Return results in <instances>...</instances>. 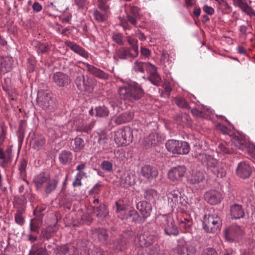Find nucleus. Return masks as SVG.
Returning <instances> with one entry per match:
<instances>
[{"label":"nucleus","instance_id":"de8ad7c7","mask_svg":"<svg viewBox=\"0 0 255 255\" xmlns=\"http://www.w3.org/2000/svg\"><path fill=\"white\" fill-rule=\"evenodd\" d=\"M93 15L95 19L99 22L103 21L106 19L105 15L102 14L98 10H94Z\"/></svg>","mask_w":255,"mask_h":255},{"label":"nucleus","instance_id":"c03bdc74","mask_svg":"<svg viewBox=\"0 0 255 255\" xmlns=\"http://www.w3.org/2000/svg\"><path fill=\"white\" fill-rule=\"evenodd\" d=\"M126 213H123V215L124 216H128V219L131 218L132 220H136L137 219L138 216L137 212L135 210H126Z\"/></svg>","mask_w":255,"mask_h":255},{"label":"nucleus","instance_id":"e433bc0d","mask_svg":"<svg viewBox=\"0 0 255 255\" xmlns=\"http://www.w3.org/2000/svg\"><path fill=\"white\" fill-rule=\"evenodd\" d=\"M133 181L129 175L122 176L120 181V185L122 187L128 188L132 185Z\"/></svg>","mask_w":255,"mask_h":255},{"label":"nucleus","instance_id":"b1692460","mask_svg":"<svg viewBox=\"0 0 255 255\" xmlns=\"http://www.w3.org/2000/svg\"><path fill=\"white\" fill-rule=\"evenodd\" d=\"M49 175L45 173H41L37 175L34 178V181L37 188L42 187L44 183H46L49 179Z\"/></svg>","mask_w":255,"mask_h":255},{"label":"nucleus","instance_id":"c9c22d12","mask_svg":"<svg viewBox=\"0 0 255 255\" xmlns=\"http://www.w3.org/2000/svg\"><path fill=\"white\" fill-rule=\"evenodd\" d=\"M85 146L84 140L81 138L77 137L75 138L74 143L72 145L74 150L77 152L83 148Z\"/></svg>","mask_w":255,"mask_h":255},{"label":"nucleus","instance_id":"72a5a7b5","mask_svg":"<svg viewBox=\"0 0 255 255\" xmlns=\"http://www.w3.org/2000/svg\"><path fill=\"white\" fill-rule=\"evenodd\" d=\"M179 225L181 228H184L186 231H188L192 225V221L190 217L184 218L179 221Z\"/></svg>","mask_w":255,"mask_h":255},{"label":"nucleus","instance_id":"a19ab883","mask_svg":"<svg viewBox=\"0 0 255 255\" xmlns=\"http://www.w3.org/2000/svg\"><path fill=\"white\" fill-rule=\"evenodd\" d=\"M85 173L82 171H79L77 173L74 181L73 182V186L74 187H77L81 186V179L85 175Z\"/></svg>","mask_w":255,"mask_h":255},{"label":"nucleus","instance_id":"c756f323","mask_svg":"<svg viewBox=\"0 0 255 255\" xmlns=\"http://www.w3.org/2000/svg\"><path fill=\"white\" fill-rule=\"evenodd\" d=\"M232 141L235 146L242 150H244L246 147L245 140L238 136H233L232 139Z\"/></svg>","mask_w":255,"mask_h":255},{"label":"nucleus","instance_id":"4d7b16f0","mask_svg":"<svg viewBox=\"0 0 255 255\" xmlns=\"http://www.w3.org/2000/svg\"><path fill=\"white\" fill-rule=\"evenodd\" d=\"M38 225L35 223V221L34 220H31L30 224V230L32 232H38Z\"/></svg>","mask_w":255,"mask_h":255},{"label":"nucleus","instance_id":"a211bd4d","mask_svg":"<svg viewBox=\"0 0 255 255\" xmlns=\"http://www.w3.org/2000/svg\"><path fill=\"white\" fill-rule=\"evenodd\" d=\"M14 60L11 57H5L0 59V70L5 73L12 69Z\"/></svg>","mask_w":255,"mask_h":255},{"label":"nucleus","instance_id":"e2e57ef3","mask_svg":"<svg viewBox=\"0 0 255 255\" xmlns=\"http://www.w3.org/2000/svg\"><path fill=\"white\" fill-rule=\"evenodd\" d=\"M33 10L36 12H39L42 9V5L38 2H35L32 5Z\"/></svg>","mask_w":255,"mask_h":255},{"label":"nucleus","instance_id":"49530a36","mask_svg":"<svg viewBox=\"0 0 255 255\" xmlns=\"http://www.w3.org/2000/svg\"><path fill=\"white\" fill-rule=\"evenodd\" d=\"M67 45L72 51L77 54L82 48L80 46L73 42L68 41L67 42Z\"/></svg>","mask_w":255,"mask_h":255},{"label":"nucleus","instance_id":"6e6552de","mask_svg":"<svg viewBox=\"0 0 255 255\" xmlns=\"http://www.w3.org/2000/svg\"><path fill=\"white\" fill-rule=\"evenodd\" d=\"M132 138V130L128 127L119 129L115 132L114 139L118 146H125L129 144Z\"/></svg>","mask_w":255,"mask_h":255},{"label":"nucleus","instance_id":"f3484780","mask_svg":"<svg viewBox=\"0 0 255 255\" xmlns=\"http://www.w3.org/2000/svg\"><path fill=\"white\" fill-rule=\"evenodd\" d=\"M87 71L95 76L101 79H107V75L102 70L98 69L87 63H83Z\"/></svg>","mask_w":255,"mask_h":255},{"label":"nucleus","instance_id":"4468645a","mask_svg":"<svg viewBox=\"0 0 255 255\" xmlns=\"http://www.w3.org/2000/svg\"><path fill=\"white\" fill-rule=\"evenodd\" d=\"M53 79L55 83L59 87L66 86L70 81L68 76L60 72L53 74Z\"/></svg>","mask_w":255,"mask_h":255},{"label":"nucleus","instance_id":"4be33fe9","mask_svg":"<svg viewBox=\"0 0 255 255\" xmlns=\"http://www.w3.org/2000/svg\"><path fill=\"white\" fill-rule=\"evenodd\" d=\"M235 5L239 7L244 12L251 16H255V11L243 0H233Z\"/></svg>","mask_w":255,"mask_h":255},{"label":"nucleus","instance_id":"3c124183","mask_svg":"<svg viewBox=\"0 0 255 255\" xmlns=\"http://www.w3.org/2000/svg\"><path fill=\"white\" fill-rule=\"evenodd\" d=\"M98 6L100 9L104 11L108 9V5L107 4L106 0H98Z\"/></svg>","mask_w":255,"mask_h":255},{"label":"nucleus","instance_id":"09e8293b","mask_svg":"<svg viewBox=\"0 0 255 255\" xmlns=\"http://www.w3.org/2000/svg\"><path fill=\"white\" fill-rule=\"evenodd\" d=\"M15 221L16 223L20 225L23 224L24 220L22 216V214L20 212L18 211L15 215Z\"/></svg>","mask_w":255,"mask_h":255},{"label":"nucleus","instance_id":"f257e3e1","mask_svg":"<svg viewBox=\"0 0 255 255\" xmlns=\"http://www.w3.org/2000/svg\"><path fill=\"white\" fill-rule=\"evenodd\" d=\"M198 160L207 166L209 170L212 172L217 177L222 178L226 175V171L223 164L219 163L217 160L205 153L197 155Z\"/></svg>","mask_w":255,"mask_h":255},{"label":"nucleus","instance_id":"37998d69","mask_svg":"<svg viewBox=\"0 0 255 255\" xmlns=\"http://www.w3.org/2000/svg\"><path fill=\"white\" fill-rule=\"evenodd\" d=\"M176 104L180 108H188L189 106L186 101L181 97L177 98L175 100Z\"/></svg>","mask_w":255,"mask_h":255},{"label":"nucleus","instance_id":"0eeeda50","mask_svg":"<svg viewBox=\"0 0 255 255\" xmlns=\"http://www.w3.org/2000/svg\"><path fill=\"white\" fill-rule=\"evenodd\" d=\"M168 205L171 208H182L187 203L186 197L177 190H173L167 194Z\"/></svg>","mask_w":255,"mask_h":255},{"label":"nucleus","instance_id":"423d86ee","mask_svg":"<svg viewBox=\"0 0 255 255\" xmlns=\"http://www.w3.org/2000/svg\"><path fill=\"white\" fill-rule=\"evenodd\" d=\"M167 150L174 154H186L189 153L190 146L186 141L168 140L166 143Z\"/></svg>","mask_w":255,"mask_h":255},{"label":"nucleus","instance_id":"58836bf2","mask_svg":"<svg viewBox=\"0 0 255 255\" xmlns=\"http://www.w3.org/2000/svg\"><path fill=\"white\" fill-rule=\"evenodd\" d=\"M96 112V116L106 117L109 115V111L105 106H99L95 109Z\"/></svg>","mask_w":255,"mask_h":255},{"label":"nucleus","instance_id":"f704fd0d","mask_svg":"<svg viewBox=\"0 0 255 255\" xmlns=\"http://www.w3.org/2000/svg\"><path fill=\"white\" fill-rule=\"evenodd\" d=\"M94 126V123L92 122L89 125L87 123H79L77 125V128H76V130L78 131L81 132H88V131L91 130Z\"/></svg>","mask_w":255,"mask_h":255},{"label":"nucleus","instance_id":"39448f33","mask_svg":"<svg viewBox=\"0 0 255 255\" xmlns=\"http://www.w3.org/2000/svg\"><path fill=\"white\" fill-rule=\"evenodd\" d=\"M156 222L164 229L167 235L176 236L178 234V229L169 216L166 215H160L157 217Z\"/></svg>","mask_w":255,"mask_h":255},{"label":"nucleus","instance_id":"338daca9","mask_svg":"<svg viewBox=\"0 0 255 255\" xmlns=\"http://www.w3.org/2000/svg\"><path fill=\"white\" fill-rule=\"evenodd\" d=\"M84 58H87L89 57V54L83 48H81L80 52L78 53Z\"/></svg>","mask_w":255,"mask_h":255},{"label":"nucleus","instance_id":"603ef678","mask_svg":"<svg viewBox=\"0 0 255 255\" xmlns=\"http://www.w3.org/2000/svg\"><path fill=\"white\" fill-rule=\"evenodd\" d=\"M202 9L205 12L209 15H212L215 12L214 8L208 5H204L203 6Z\"/></svg>","mask_w":255,"mask_h":255},{"label":"nucleus","instance_id":"5701e85b","mask_svg":"<svg viewBox=\"0 0 255 255\" xmlns=\"http://www.w3.org/2000/svg\"><path fill=\"white\" fill-rule=\"evenodd\" d=\"M204 179V176L202 172L199 171H193L191 176L189 177L190 183L197 184L202 181Z\"/></svg>","mask_w":255,"mask_h":255},{"label":"nucleus","instance_id":"8fccbe9b","mask_svg":"<svg viewBox=\"0 0 255 255\" xmlns=\"http://www.w3.org/2000/svg\"><path fill=\"white\" fill-rule=\"evenodd\" d=\"M99 239L101 241H106L107 239V232L105 229H101L98 232Z\"/></svg>","mask_w":255,"mask_h":255},{"label":"nucleus","instance_id":"7ed1b4c3","mask_svg":"<svg viewBox=\"0 0 255 255\" xmlns=\"http://www.w3.org/2000/svg\"><path fill=\"white\" fill-rule=\"evenodd\" d=\"M37 105L47 112L54 110L56 104L55 100L52 94L48 90H40L37 93Z\"/></svg>","mask_w":255,"mask_h":255},{"label":"nucleus","instance_id":"0e129e2a","mask_svg":"<svg viewBox=\"0 0 255 255\" xmlns=\"http://www.w3.org/2000/svg\"><path fill=\"white\" fill-rule=\"evenodd\" d=\"M140 52L142 55L147 57H149L150 55V51L147 48L145 47H141Z\"/></svg>","mask_w":255,"mask_h":255},{"label":"nucleus","instance_id":"f03ea898","mask_svg":"<svg viewBox=\"0 0 255 255\" xmlns=\"http://www.w3.org/2000/svg\"><path fill=\"white\" fill-rule=\"evenodd\" d=\"M119 94L121 98L124 100L132 102L139 100L143 95V90L136 83L128 84L119 89Z\"/></svg>","mask_w":255,"mask_h":255},{"label":"nucleus","instance_id":"2f4dec72","mask_svg":"<svg viewBox=\"0 0 255 255\" xmlns=\"http://www.w3.org/2000/svg\"><path fill=\"white\" fill-rule=\"evenodd\" d=\"M57 181L55 179H49L46 182L45 192L47 194L52 192L56 188L57 185Z\"/></svg>","mask_w":255,"mask_h":255},{"label":"nucleus","instance_id":"412c9836","mask_svg":"<svg viewBox=\"0 0 255 255\" xmlns=\"http://www.w3.org/2000/svg\"><path fill=\"white\" fill-rule=\"evenodd\" d=\"M230 213L232 218L235 219L242 218L244 216V211L242 206L237 204H235L231 206Z\"/></svg>","mask_w":255,"mask_h":255},{"label":"nucleus","instance_id":"052dcab7","mask_svg":"<svg viewBox=\"0 0 255 255\" xmlns=\"http://www.w3.org/2000/svg\"><path fill=\"white\" fill-rule=\"evenodd\" d=\"M202 255H217V253L214 249L209 248L204 251Z\"/></svg>","mask_w":255,"mask_h":255},{"label":"nucleus","instance_id":"9b49d317","mask_svg":"<svg viewBox=\"0 0 255 255\" xmlns=\"http://www.w3.org/2000/svg\"><path fill=\"white\" fill-rule=\"evenodd\" d=\"M186 168L184 166H178L172 168L168 173L169 178L173 181L181 180L184 176Z\"/></svg>","mask_w":255,"mask_h":255},{"label":"nucleus","instance_id":"c85d7f7f","mask_svg":"<svg viewBox=\"0 0 255 255\" xmlns=\"http://www.w3.org/2000/svg\"><path fill=\"white\" fill-rule=\"evenodd\" d=\"M94 212L96 215L99 218H105L108 215L107 208L105 205H101L98 207L94 209Z\"/></svg>","mask_w":255,"mask_h":255},{"label":"nucleus","instance_id":"473e14b6","mask_svg":"<svg viewBox=\"0 0 255 255\" xmlns=\"http://www.w3.org/2000/svg\"><path fill=\"white\" fill-rule=\"evenodd\" d=\"M98 142L103 149H106L109 145V138L106 134L102 133L99 135Z\"/></svg>","mask_w":255,"mask_h":255},{"label":"nucleus","instance_id":"aec40b11","mask_svg":"<svg viewBox=\"0 0 255 255\" xmlns=\"http://www.w3.org/2000/svg\"><path fill=\"white\" fill-rule=\"evenodd\" d=\"M176 251L179 255H193L195 253V250L192 247H189L185 242L181 243L176 248Z\"/></svg>","mask_w":255,"mask_h":255},{"label":"nucleus","instance_id":"ea45409f","mask_svg":"<svg viewBox=\"0 0 255 255\" xmlns=\"http://www.w3.org/2000/svg\"><path fill=\"white\" fill-rule=\"evenodd\" d=\"M145 62L136 61L134 63L133 69L135 72L143 73L145 69Z\"/></svg>","mask_w":255,"mask_h":255},{"label":"nucleus","instance_id":"6ab92c4d","mask_svg":"<svg viewBox=\"0 0 255 255\" xmlns=\"http://www.w3.org/2000/svg\"><path fill=\"white\" fill-rule=\"evenodd\" d=\"M32 147L37 150L42 149L45 144V139L41 134L35 135L34 137L30 141Z\"/></svg>","mask_w":255,"mask_h":255},{"label":"nucleus","instance_id":"13d9d810","mask_svg":"<svg viewBox=\"0 0 255 255\" xmlns=\"http://www.w3.org/2000/svg\"><path fill=\"white\" fill-rule=\"evenodd\" d=\"M48 47L47 45L45 44H39L37 50L38 52H41L42 53H45L48 51Z\"/></svg>","mask_w":255,"mask_h":255},{"label":"nucleus","instance_id":"393cba45","mask_svg":"<svg viewBox=\"0 0 255 255\" xmlns=\"http://www.w3.org/2000/svg\"><path fill=\"white\" fill-rule=\"evenodd\" d=\"M133 118V114L131 112H126L116 118L115 122L117 124L120 125L130 121Z\"/></svg>","mask_w":255,"mask_h":255},{"label":"nucleus","instance_id":"f8f14e48","mask_svg":"<svg viewBox=\"0 0 255 255\" xmlns=\"http://www.w3.org/2000/svg\"><path fill=\"white\" fill-rule=\"evenodd\" d=\"M204 198L209 204L214 205L221 202L223 196L220 192L215 190H211L205 193Z\"/></svg>","mask_w":255,"mask_h":255},{"label":"nucleus","instance_id":"6e6d98bb","mask_svg":"<svg viewBox=\"0 0 255 255\" xmlns=\"http://www.w3.org/2000/svg\"><path fill=\"white\" fill-rule=\"evenodd\" d=\"M113 40L118 44L122 45L123 43V37L121 34H117L113 36Z\"/></svg>","mask_w":255,"mask_h":255},{"label":"nucleus","instance_id":"2eb2a0df","mask_svg":"<svg viewBox=\"0 0 255 255\" xmlns=\"http://www.w3.org/2000/svg\"><path fill=\"white\" fill-rule=\"evenodd\" d=\"M136 208L143 218L150 216L152 211L151 205L146 201H141L136 205Z\"/></svg>","mask_w":255,"mask_h":255},{"label":"nucleus","instance_id":"20e7f679","mask_svg":"<svg viewBox=\"0 0 255 255\" xmlns=\"http://www.w3.org/2000/svg\"><path fill=\"white\" fill-rule=\"evenodd\" d=\"M203 225L207 233H217L221 229L222 220L217 213L213 212L204 216Z\"/></svg>","mask_w":255,"mask_h":255},{"label":"nucleus","instance_id":"9d476101","mask_svg":"<svg viewBox=\"0 0 255 255\" xmlns=\"http://www.w3.org/2000/svg\"><path fill=\"white\" fill-rule=\"evenodd\" d=\"M149 74V80L155 85H158L161 81L160 76L157 72V68L155 65L149 62H145V69Z\"/></svg>","mask_w":255,"mask_h":255},{"label":"nucleus","instance_id":"69168bd1","mask_svg":"<svg viewBox=\"0 0 255 255\" xmlns=\"http://www.w3.org/2000/svg\"><path fill=\"white\" fill-rule=\"evenodd\" d=\"M75 3L79 8L83 7L85 4V0H75Z\"/></svg>","mask_w":255,"mask_h":255},{"label":"nucleus","instance_id":"7c9ffc66","mask_svg":"<svg viewBox=\"0 0 255 255\" xmlns=\"http://www.w3.org/2000/svg\"><path fill=\"white\" fill-rule=\"evenodd\" d=\"M240 230L239 227L235 226L230 227L225 230V234L227 239H229L232 237H236L238 235V232Z\"/></svg>","mask_w":255,"mask_h":255},{"label":"nucleus","instance_id":"5fc2aeb1","mask_svg":"<svg viewBox=\"0 0 255 255\" xmlns=\"http://www.w3.org/2000/svg\"><path fill=\"white\" fill-rule=\"evenodd\" d=\"M101 185L99 183H97L92 189H91L90 191V194H98L100 190V187Z\"/></svg>","mask_w":255,"mask_h":255},{"label":"nucleus","instance_id":"680f3d73","mask_svg":"<svg viewBox=\"0 0 255 255\" xmlns=\"http://www.w3.org/2000/svg\"><path fill=\"white\" fill-rule=\"evenodd\" d=\"M151 135H150V138L147 139H145L143 142L144 146L145 148H148L150 147L154 143V142L152 140L151 138Z\"/></svg>","mask_w":255,"mask_h":255},{"label":"nucleus","instance_id":"a18cd8bd","mask_svg":"<svg viewBox=\"0 0 255 255\" xmlns=\"http://www.w3.org/2000/svg\"><path fill=\"white\" fill-rule=\"evenodd\" d=\"M101 167L107 172H111L113 170V164L108 161H104L101 164Z\"/></svg>","mask_w":255,"mask_h":255},{"label":"nucleus","instance_id":"ddd939ff","mask_svg":"<svg viewBox=\"0 0 255 255\" xmlns=\"http://www.w3.org/2000/svg\"><path fill=\"white\" fill-rule=\"evenodd\" d=\"M252 169L250 166L246 162H240L237 168V175L243 178L249 177L251 173Z\"/></svg>","mask_w":255,"mask_h":255},{"label":"nucleus","instance_id":"dca6fc26","mask_svg":"<svg viewBox=\"0 0 255 255\" xmlns=\"http://www.w3.org/2000/svg\"><path fill=\"white\" fill-rule=\"evenodd\" d=\"M141 175L146 179H152L158 175V171L155 167L149 165L144 166L141 171Z\"/></svg>","mask_w":255,"mask_h":255},{"label":"nucleus","instance_id":"4c0bfd02","mask_svg":"<svg viewBox=\"0 0 255 255\" xmlns=\"http://www.w3.org/2000/svg\"><path fill=\"white\" fill-rule=\"evenodd\" d=\"M116 212L118 213V216L122 220L128 219V216H124L123 213H126L125 208L120 205L118 202L116 203Z\"/></svg>","mask_w":255,"mask_h":255},{"label":"nucleus","instance_id":"cd10ccee","mask_svg":"<svg viewBox=\"0 0 255 255\" xmlns=\"http://www.w3.org/2000/svg\"><path fill=\"white\" fill-rule=\"evenodd\" d=\"M128 43L131 46V51H133V54H131V57H135L138 54V47L137 45V40L129 36L127 37Z\"/></svg>","mask_w":255,"mask_h":255},{"label":"nucleus","instance_id":"bf43d9fd","mask_svg":"<svg viewBox=\"0 0 255 255\" xmlns=\"http://www.w3.org/2000/svg\"><path fill=\"white\" fill-rule=\"evenodd\" d=\"M113 248L118 251H122L123 249L121 240H118L114 242Z\"/></svg>","mask_w":255,"mask_h":255},{"label":"nucleus","instance_id":"79ce46f5","mask_svg":"<svg viewBox=\"0 0 255 255\" xmlns=\"http://www.w3.org/2000/svg\"><path fill=\"white\" fill-rule=\"evenodd\" d=\"M144 195L146 199L151 200L157 195V193L153 189H148L145 191Z\"/></svg>","mask_w":255,"mask_h":255},{"label":"nucleus","instance_id":"864d4df0","mask_svg":"<svg viewBox=\"0 0 255 255\" xmlns=\"http://www.w3.org/2000/svg\"><path fill=\"white\" fill-rule=\"evenodd\" d=\"M218 150L224 153H230L231 152L229 148L223 143H220L218 145Z\"/></svg>","mask_w":255,"mask_h":255},{"label":"nucleus","instance_id":"a878e982","mask_svg":"<svg viewBox=\"0 0 255 255\" xmlns=\"http://www.w3.org/2000/svg\"><path fill=\"white\" fill-rule=\"evenodd\" d=\"M72 158L73 156L71 152L66 150L62 151L59 156V161L60 163L63 164H66L70 163Z\"/></svg>","mask_w":255,"mask_h":255},{"label":"nucleus","instance_id":"bb28decb","mask_svg":"<svg viewBox=\"0 0 255 255\" xmlns=\"http://www.w3.org/2000/svg\"><path fill=\"white\" fill-rule=\"evenodd\" d=\"M131 54H133V53L130 52L129 50L121 47L116 51V54L114 56V59L118 58L122 59H126L128 57H131Z\"/></svg>","mask_w":255,"mask_h":255},{"label":"nucleus","instance_id":"1a4fd4ad","mask_svg":"<svg viewBox=\"0 0 255 255\" xmlns=\"http://www.w3.org/2000/svg\"><path fill=\"white\" fill-rule=\"evenodd\" d=\"M75 83L77 88L81 91H87L91 92L93 91L95 83L93 79L85 76L82 73H77L75 79Z\"/></svg>","mask_w":255,"mask_h":255},{"label":"nucleus","instance_id":"774afa93","mask_svg":"<svg viewBox=\"0 0 255 255\" xmlns=\"http://www.w3.org/2000/svg\"><path fill=\"white\" fill-rule=\"evenodd\" d=\"M36 255H48L46 251L43 249H39L36 252Z\"/></svg>","mask_w":255,"mask_h":255}]
</instances>
